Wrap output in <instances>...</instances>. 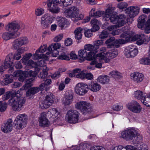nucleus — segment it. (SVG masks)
I'll return each mask as SVG.
<instances>
[{
  "label": "nucleus",
  "mask_w": 150,
  "mask_h": 150,
  "mask_svg": "<svg viewBox=\"0 0 150 150\" xmlns=\"http://www.w3.org/2000/svg\"><path fill=\"white\" fill-rule=\"evenodd\" d=\"M4 100H7L11 97H12L8 102V104L12 105L13 109L15 111H19L24 104L25 100L23 97L18 98L15 92L10 91L7 92L4 95Z\"/></svg>",
  "instance_id": "obj_4"
},
{
  "label": "nucleus",
  "mask_w": 150,
  "mask_h": 150,
  "mask_svg": "<svg viewBox=\"0 0 150 150\" xmlns=\"http://www.w3.org/2000/svg\"><path fill=\"white\" fill-rule=\"evenodd\" d=\"M105 43L107 45V48H112L116 45V42L115 38L113 37L108 39L105 41Z\"/></svg>",
  "instance_id": "obj_33"
},
{
  "label": "nucleus",
  "mask_w": 150,
  "mask_h": 150,
  "mask_svg": "<svg viewBox=\"0 0 150 150\" xmlns=\"http://www.w3.org/2000/svg\"><path fill=\"white\" fill-rule=\"evenodd\" d=\"M12 53L9 54L7 55L5 60L4 65L1 66L0 67V71L2 73L6 69L11 67L10 71H12L13 68L11 67L12 66L13 62L11 61V59L12 57Z\"/></svg>",
  "instance_id": "obj_16"
},
{
  "label": "nucleus",
  "mask_w": 150,
  "mask_h": 150,
  "mask_svg": "<svg viewBox=\"0 0 150 150\" xmlns=\"http://www.w3.org/2000/svg\"><path fill=\"white\" fill-rule=\"evenodd\" d=\"M53 20L52 17L49 14L43 15L42 16L40 22L42 27L44 29L49 27L50 24L52 23Z\"/></svg>",
  "instance_id": "obj_12"
},
{
  "label": "nucleus",
  "mask_w": 150,
  "mask_h": 150,
  "mask_svg": "<svg viewBox=\"0 0 150 150\" xmlns=\"http://www.w3.org/2000/svg\"><path fill=\"white\" fill-rule=\"evenodd\" d=\"M47 70H47L45 69V71L43 70L42 72H40L38 75V77L42 79L43 80L46 79L47 78L48 75Z\"/></svg>",
  "instance_id": "obj_46"
},
{
  "label": "nucleus",
  "mask_w": 150,
  "mask_h": 150,
  "mask_svg": "<svg viewBox=\"0 0 150 150\" xmlns=\"http://www.w3.org/2000/svg\"><path fill=\"white\" fill-rule=\"evenodd\" d=\"M57 21L59 26L61 27L62 29L67 26V19L64 18L58 17L57 18Z\"/></svg>",
  "instance_id": "obj_28"
},
{
  "label": "nucleus",
  "mask_w": 150,
  "mask_h": 150,
  "mask_svg": "<svg viewBox=\"0 0 150 150\" xmlns=\"http://www.w3.org/2000/svg\"><path fill=\"white\" fill-rule=\"evenodd\" d=\"M8 104L6 103H2L1 102V104L0 105V112H5L7 108Z\"/></svg>",
  "instance_id": "obj_51"
},
{
  "label": "nucleus",
  "mask_w": 150,
  "mask_h": 150,
  "mask_svg": "<svg viewBox=\"0 0 150 150\" xmlns=\"http://www.w3.org/2000/svg\"><path fill=\"white\" fill-rule=\"evenodd\" d=\"M118 27H121L125 24V21L126 17L124 14H121L119 16H117Z\"/></svg>",
  "instance_id": "obj_38"
},
{
  "label": "nucleus",
  "mask_w": 150,
  "mask_h": 150,
  "mask_svg": "<svg viewBox=\"0 0 150 150\" xmlns=\"http://www.w3.org/2000/svg\"><path fill=\"white\" fill-rule=\"evenodd\" d=\"M34 68H35L34 71H30L28 72V77L30 76L32 78L34 77L40 71V69L39 67Z\"/></svg>",
  "instance_id": "obj_41"
},
{
  "label": "nucleus",
  "mask_w": 150,
  "mask_h": 150,
  "mask_svg": "<svg viewBox=\"0 0 150 150\" xmlns=\"http://www.w3.org/2000/svg\"><path fill=\"white\" fill-rule=\"evenodd\" d=\"M76 108L81 112H89L91 105L90 103L85 101L78 102L75 105Z\"/></svg>",
  "instance_id": "obj_15"
},
{
  "label": "nucleus",
  "mask_w": 150,
  "mask_h": 150,
  "mask_svg": "<svg viewBox=\"0 0 150 150\" xmlns=\"http://www.w3.org/2000/svg\"><path fill=\"white\" fill-rule=\"evenodd\" d=\"M79 115L76 113H67L65 116L66 121L71 124H75L78 122Z\"/></svg>",
  "instance_id": "obj_18"
},
{
  "label": "nucleus",
  "mask_w": 150,
  "mask_h": 150,
  "mask_svg": "<svg viewBox=\"0 0 150 150\" xmlns=\"http://www.w3.org/2000/svg\"><path fill=\"white\" fill-rule=\"evenodd\" d=\"M131 79L135 82L139 83L143 80L144 75L138 72H134L131 74Z\"/></svg>",
  "instance_id": "obj_24"
},
{
  "label": "nucleus",
  "mask_w": 150,
  "mask_h": 150,
  "mask_svg": "<svg viewBox=\"0 0 150 150\" xmlns=\"http://www.w3.org/2000/svg\"><path fill=\"white\" fill-rule=\"evenodd\" d=\"M103 41L102 40H99L95 41L94 45L96 48V50H98L99 48V46L102 45Z\"/></svg>",
  "instance_id": "obj_54"
},
{
  "label": "nucleus",
  "mask_w": 150,
  "mask_h": 150,
  "mask_svg": "<svg viewBox=\"0 0 150 150\" xmlns=\"http://www.w3.org/2000/svg\"><path fill=\"white\" fill-rule=\"evenodd\" d=\"M127 4L125 2H121L118 4L117 7L120 9H123L126 8L127 6Z\"/></svg>",
  "instance_id": "obj_53"
},
{
  "label": "nucleus",
  "mask_w": 150,
  "mask_h": 150,
  "mask_svg": "<svg viewBox=\"0 0 150 150\" xmlns=\"http://www.w3.org/2000/svg\"><path fill=\"white\" fill-rule=\"evenodd\" d=\"M109 33L106 31L104 30L99 35V38L101 39L106 38L108 36Z\"/></svg>",
  "instance_id": "obj_52"
},
{
  "label": "nucleus",
  "mask_w": 150,
  "mask_h": 150,
  "mask_svg": "<svg viewBox=\"0 0 150 150\" xmlns=\"http://www.w3.org/2000/svg\"><path fill=\"white\" fill-rule=\"evenodd\" d=\"M22 71L21 70H18L14 72L13 74V75H12V76L14 77H19Z\"/></svg>",
  "instance_id": "obj_60"
},
{
  "label": "nucleus",
  "mask_w": 150,
  "mask_h": 150,
  "mask_svg": "<svg viewBox=\"0 0 150 150\" xmlns=\"http://www.w3.org/2000/svg\"><path fill=\"white\" fill-rule=\"evenodd\" d=\"M72 40L70 38H68L65 41L64 43L65 45L66 46H70L72 44Z\"/></svg>",
  "instance_id": "obj_58"
},
{
  "label": "nucleus",
  "mask_w": 150,
  "mask_h": 150,
  "mask_svg": "<svg viewBox=\"0 0 150 150\" xmlns=\"http://www.w3.org/2000/svg\"><path fill=\"white\" fill-rule=\"evenodd\" d=\"M32 54L31 53L26 54L23 58L22 62H23L27 63L28 64H28V61L30 60H29L30 58L32 56Z\"/></svg>",
  "instance_id": "obj_50"
},
{
  "label": "nucleus",
  "mask_w": 150,
  "mask_h": 150,
  "mask_svg": "<svg viewBox=\"0 0 150 150\" xmlns=\"http://www.w3.org/2000/svg\"><path fill=\"white\" fill-rule=\"evenodd\" d=\"M88 90L89 89L93 92L98 91L101 88L100 85L97 82H92L88 85Z\"/></svg>",
  "instance_id": "obj_26"
},
{
  "label": "nucleus",
  "mask_w": 150,
  "mask_h": 150,
  "mask_svg": "<svg viewBox=\"0 0 150 150\" xmlns=\"http://www.w3.org/2000/svg\"><path fill=\"white\" fill-rule=\"evenodd\" d=\"M33 80V79L32 78L26 79L25 82V89L28 88L32 86V82Z\"/></svg>",
  "instance_id": "obj_44"
},
{
  "label": "nucleus",
  "mask_w": 150,
  "mask_h": 150,
  "mask_svg": "<svg viewBox=\"0 0 150 150\" xmlns=\"http://www.w3.org/2000/svg\"><path fill=\"white\" fill-rule=\"evenodd\" d=\"M118 54V52L116 50L114 51L110 50L108 52H107L105 55L106 57H108L110 59H113L116 57Z\"/></svg>",
  "instance_id": "obj_36"
},
{
  "label": "nucleus",
  "mask_w": 150,
  "mask_h": 150,
  "mask_svg": "<svg viewBox=\"0 0 150 150\" xmlns=\"http://www.w3.org/2000/svg\"><path fill=\"white\" fill-rule=\"evenodd\" d=\"M21 85V84L19 82H16L11 85V86L12 88H16L20 87Z\"/></svg>",
  "instance_id": "obj_59"
},
{
  "label": "nucleus",
  "mask_w": 150,
  "mask_h": 150,
  "mask_svg": "<svg viewBox=\"0 0 150 150\" xmlns=\"http://www.w3.org/2000/svg\"><path fill=\"white\" fill-rule=\"evenodd\" d=\"M109 75L112 77L116 78H118L121 76V74L117 71H113L110 73Z\"/></svg>",
  "instance_id": "obj_47"
},
{
  "label": "nucleus",
  "mask_w": 150,
  "mask_h": 150,
  "mask_svg": "<svg viewBox=\"0 0 150 150\" xmlns=\"http://www.w3.org/2000/svg\"><path fill=\"white\" fill-rule=\"evenodd\" d=\"M43 10L42 9H37L35 11V14L37 16H40L43 13Z\"/></svg>",
  "instance_id": "obj_61"
},
{
  "label": "nucleus",
  "mask_w": 150,
  "mask_h": 150,
  "mask_svg": "<svg viewBox=\"0 0 150 150\" xmlns=\"http://www.w3.org/2000/svg\"><path fill=\"white\" fill-rule=\"evenodd\" d=\"M13 81V79L12 75L6 74L5 75V78L3 80V85L4 86L7 85L12 83Z\"/></svg>",
  "instance_id": "obj_40"
},
{
  "label": "nucleus",
  "mask_w": 150,
  "mask_h": 150,
  "mask_svg": "<svg viewBox=\"0 0 150 150\" xmlns=\"http://www.w3.org/2000/svg\"><path fill=\"white\" fill-rule=\"evenodd\" d=\"M28 64L33 67H39L40 69V67H44L45 68H47L46 67V64L43 59H41L37 62H34L33 60L28 61Z\"/></svg>",
  "instance_id": "obj_23"
},
{
  "label": "nucleus",
  "mask_w": 150,
  "mask_h": 150,
  "mask_svg": "<svg viewBox=\"0 0 150 150\" xmlns=\"http://www.w3.org/2000/svg\"><path fill=\"white\" fill-rule=\"evenodd\" d=\"M117 26V24L112 25L108 28V30L111 32L110 33L113 35H115L119 34L120 33L121 30L119 29H116L115 28L117 27H120Z\"/></svg>",
  "instance_id": "obj_31"
},
{
  "label": "nucleus",
  "mask_w": 150,
  "mask_h": 150,
  "mask_svg": "<svg viewBox=\"0 0 150 150\" xmlns=\"http://www.w3.org/2000/svg\"><path fill=\"white\" fill-rule=\"evenodd\" d=\"M63 35L62 34H60L56 37L54 39V42H58L61 40L63 38Z\"/></svg>",
  "instance_id": "obj_56"
},
{
  "label": "nucleus",
  "mask_w": 150,
  "mask_h": 150,
  "mask_svg": "<svg viewBox=\"0 0 150 150\" xmlns=\"http://www.w3.org/2000/svg\"><path fill=\"white\" fill-rule=\"evenodd\" d=\"M115 9V7H109L105 11L103 15V20L105 21H108L113 24H118L117 16L116 12L114 11Z\"/></svg>",
  "instance_id": "obj_8"
},
{
  "label": "nucleus",
  "mask_w": 150,
  "mask_h": 150,
  "mask_svg": "<svg viewBox=\"0 0 150 150\" xmlns=\"http://www.w3.org/2000/svg\"><path fill=\"white\" fill-rule=\"evenodd\" d=\"M58 58L59 59L62 60H69V57L68 54H67L65 52H62L61 53Z\"/></svg>",
  "instance_id": "obj_48"
},
{
  "label": "nucleus",
  "mask_w": 150,
  "mask_h": 150,
  "mask_svg": "<svg viewBox=\"0 0 150 150\" xmlns=\"http://www.w3.org/2000/svg\"><path fill=\"white\" fill-rule=\"evenodd\" d=\"M77 78H80L81 79H83L85 78V74L83 71L80 72L76 76Z\"/></svg>",
  "instance_id": "obj_55"
},
{
  "label": "nucleus",
  "mask_w": 150,
  "mask_h": 150,
  "mask_svg": "<svg viewBox=\"0 0 150 150\" xmlns=\"http://www.w3.org/2000/svg\"><path fill=\"white\" fill-rule=\"evenodd\" d=\"M138 53V50L136 47L132 45L129 46L125 49L124 54L127 57L132 58L136 56Z\"/></svg>",
  "instance_id": "obj_13"
},
{
  "label": "nucleus",
  "mask_w": 150,
  "mask_h": 150,
  "mask_svg": "<svg viewBox=\"0 0 150 150\" xmlns=\"http://www.w3.org/2000/svg\"><path fill=\"white\" fill-rule=\"evenodd\" d=\"M97 81L103 84L108 83L109 81V76L105 75H102L99 76L97 79Z\"/></svg>",
  "instance_id": "obj_30"
},
{
  "label": "nucleus",
  "mask_w": 150,
  "mask_h": 150,
  "mask_svg": "<svg viewBox=\"0 0 150 150\" xmlns=\"http://www.w3.org/2000/svg\"><path fill=\"white\" fill-rule=\"evenodd\" d=\"M88 91V85L84 83H79L75 87V91L78 95L83 96Z\"/></svg>",
  "instance_id": "obj_11"
},
{
  "label": "nucleus",
  "mask_w": 150,
  "mask_h": 150,
  "mask_svg": "<svg viewBox=\"0 0 150 150\" xmlns=\"http://www.w3.org/2000/svg\"><path fill=\"white\" fill-rule=\"evenodd\" d=\"M27 116L24 114L17 116L13 122L15 128L17 129L24 128L27 123Z\"/></svg>",
  "instance_id": "obj_9"
},
{
  "label": "nucleus",
  "mask_w": 150,
  "mask_h": 150,
  "mask_svg": "<svg viewBox=\"0 0 150 150\" xmlns=\"http://www.w3.org/2000/svg\"><path fill=\"white\" fill-rule=\"evenodd\" d=\"M128 109L134 112H141L142 107L137 101L132 100L126 105Z\"/></svg>",
  "instance_id": "obj_14"
},
{
  "label": "nucleus",
  "mask_w": 150,
  "mask_h": 150,
  "mask_svg": "<svg viewBox=\"0 0 150 150\" xmlns=\"http://www.w3.org/2000/svg\"><path fill=\"white\" fill-rule=\"evenodd\" d=\"M79 13V9L75 6L69 7L66 9L64 12V14L67 18H74V22H76L83 18V14H80L78 16Z\"/></svg>",
  "instance_id": "obj_7"
},
{
  "label": "nucleus",
  "mask_w": 150,
  "mask_h": 150,
  "mask_svg": "<svg viewBox=\"0 0 150 150\" xmlns=\"http://www.w3.org/2000/svg\"><path fill=\"white\" fill-rule=\"evenodd\" d=\"M139 62L141 64L144 65L150 64V55L147 57L141 59L139 60Z\"/></svg>",
  "instance_id": "obj_43"
},
{
  "label": "nucleus",
  "mask_w": 150,
  "mask_h": 150,
  "mask_svg": "<svg viewBox=\"0 0 150 150\" xmlns=\"http://www.w3.org/2000/svg\"><path fill=\"white\" fill-rule=\"evenodd\" d=\"M82 29L84 30V31L83 32H84L85 35L86 37L90 38L93 35V32L91 30L88 29L86 30L84 28H83Z\"/></svg>",
  "instance_id": "obj_49"
},
{
  "label": "nucleus",
  "mask_w": 150,
  "mask_h": 150,
  "mask_svg": "<svg viewBox=\"0 0 150 150\" xmlns=\"http://www.w3.org/2000/svg\"><path fill=\"white\" fill-rule=\"evenodd\" d=\"M125 11L130 18H133L139 13V8L138 7L135 8L134 6H130L126 8Z\"/></svg>",
  "instance_id": "obj_22"
},
{
  "label": "nucleus",
  "mask_w": 150,
  "mask_h": 150,
  "mask_svg": "<svg viewBox=\"0 0 150 150\" xmlns=\"http://www.w3.org/2000/svg\"><path fill=\"white\" fill-rule=\"evenodd\" d=\"M147 19V16L145 15H142L139 17L137 20L138 22L137 27L139 28H144V26L145 25V23Z\"/></svg>",
  "instance_id": "obj_27"
},
{
  "label": "nucleus",
  "mask_w": 150,
  "mask_h": 150,
  "mask_svg": "<svg viewBox=\"0 0 150 150\" xmlns=\"http://www.w3.org/2000/svg\"><path fill=\"white\" fill-rule=\"evenodd\" d=\"M28 71L22 72L18 77V80L21 81H23L25 79L28 77Z\"/></svg>",
  "instance_id": "obj_45"
},
{
  "label": "nucleus",
  "mask_w": 150,
  "mask_h": 150,
  "mask_svg": "<svg viewBox=\"0 0 150 150\" xmlns=\"http://www.w3.org/2000/svg\"><path fill=\"white\" fill-rule=\"evenodd\" d=\"M121 30L123 33L120 35L122 39L120 40L122 44H125L130 41L137 40V44L140 45L143 43L147 44L149 41L148 37H146L144 34L133 36L131 34V31L128 30L127 26L122 27Z\"/></svg>",
  "instance_id": "obj_2"
},
{
  "label": "nucleus",
  "mask_w": 150,
  "mask_h": 150,
  "mask_svg": "<svg viewBox=\"0 0 150 150\" xmlns=\"http://www.w3.org/2000/svg\"><path fill=\"white\" fill-rule=\"evenodd\" d=\"M90 52L88 53L86 51L84 50H80L78 52V54L81 58L79 59L80 62L84 61L85 59L88 60H91L93 59V57L92 55L91 54Z\"/></svg>",
  "instance_id": "obj_17"
},
{
  "label": "nucleus",
  "mask_w": 150,
  "mask_h": 150,
  "mask_svg": "<svg viewBox=\"0 0 150 150\" xmlns=\"http://www.w3.org/2000/svg\"><path fill=\"white\" fill-rule=\"evenodd\" d=\"M13 121L11 119H8L5 122L1 127L2 131L5 133L10 132L13 129Z\"/></svg>",
  "instance_id": "obj_20"
},
{
  "label": "nucleus",
  "mask_w": 150,
  "mask_h": 150,
  "mask_svg": "<svg viewBox=\"0 0 150 150\" xmlns=\"http://www.w3.org/2000/svg\"><path fill=\"white\" fill-rule=\"evenodd\" d=\"M54 96L51 93H49L45 96V99L40 104V107L42 109L48 108L54 102Z\"/></svg>",
  "instance_id": "obj_10"
},
{
  "label": "nucleus",
  "mask_w": 150,
  "mask_h": 150,
  "mask_svg": "<svg viewBox=\"0 0 150 150\" xmlns=\"http://www.w3.org/2000/svg\"><path fill=\"white\" fill-rule=\"evenodd\" d=\"M123 108V107L120 105H117L114 106L112 108V109L115 111H118Z\"/></svg>",
  "instance_id": "obj_57"
},
{
  "label": "nucleus",
  "mask_w": 150,
  "mask_h": 150,
  "mask_svg": "<svg viewBox=\"0 0 150 150\" xmlns=\"http://www.w3.org/2000/svg\"><path fill=\"white\" fill-rule=\"evenodd\" d=\"M60 76V74L59 72H57L53 74L52 75L51 77L52 79H56L59 78Z\"/></svg>",
  "instance_id": "obj_62"
},
{
  "label": "nucleus",
  "mask_w": 150,
  "mask_h": 150,
  "mask_svg": "<svg viewBox=\"0 0 150 150\" xmlns=\"http://www.w3.org/2000/svg\"><path fill=\"white\" fill-rule=\"evenodd\" d=\"M139 150H147V146L146 144H142L138 147Z\"/></svg>",
  "instance_id": "obj_63"
},
{
  "label": "nucleus",
  "mask_w": 150,
  "mask_h": 150,
  "mask_svg": "<svg viewBox=\"0 0 150 150\" xmlns=\"http://www.w3.org/2000/svg\"><path fill=\"white\" fill-rule=\"evenodd\" d=\"M104 14H105V12H104L103 11H96L94 8H92L90 13V15L91 16L96 18H98L101 16H102L103 18V15Z\"/></svg>",
  "instance_id": "obj_29"
},
{
  "label": "nucleus",
  "mask_w": 150,
  "mask_h": 150,
  "mask_svg": "<svg viewBox=\"0 0 150 150\" xmlns=\"http://www.w3.org/2000/svg\"><path fill=\"white\" fill-rule=\"evenodd\" d=\"M53 0H47V5L50 7L49 11L53 13H57L59 11L58 6H66L69 5L71 0H55L52 2Z\"/></svg>",
  "instance_id": "obj_6"
},
{
  "label": "nucleus",
  "mask_w": 150,
  "mask_h": 150,
  "mask_svg": "<svg viewBox=\"0 0 150 150\" xmlns=\"http://www.w3.org/2000/svg\"><path fill=\"white\" fill-rule=\"evenodd\" d=\"M28 40L26 37H22L18 38L13 41V47L15 49H17L19 47L28 43Z\"/></svg>",
  "instance_id": "obj_19"
},
{
  "label": "nucleus",
  "mask_w": 150,
  "mask_h": 150,
  "mask_svg": "<svg viewBox=\"0 0 150 150\" xmlns=\"http://www.w3.org/2000/svg\"><path fill=\"white\" fill-rule=\"evenodd\" d=\"M98 58L99 60H104L105 62L106 63L108 62L110 59L109 58L106 57V56L105 57L102 53H100L96 54V58L98 59Z\"/></svg>",
  "instance_id": "obj_42"
},
{
  "label": "nucleus",
  "mask_w": 150,
  "mask_h": 150,
  "mask_svg": "<svg viewBox=\"0 0 150 150\" xmlns=\"http://www.w3.org/2000/svg\"><path fill=\"white\" fill-rule=\"evenodd\" d=\"M84 49L86 51H89L88 52H91V54L92 55L93 57V59L95 58V54L97 53L98 50H96V48L94 46V45H92L90 44L86 45L84 46Z\"/></svg>",
  "instance_id": "obj_25"
},
{
  "label": "nucleus",
  "mask_w": 150,
  "mask_h": 150,
  "mask_svg": "<svg viewBox=\"0 0 150 150\" xmlns=\"http://www.w3.org/2000/svg\"><path fill=\"white\" fill-rule=\"evenodd\" d=\"M121 137L126 140H132L133 143L136 144H138L141 139V136L137 131L132 128L122 132Z\"/></svg>",
  "instance_id": "obj_5"
},
{
  "label": "nucleus",
  "mask_w": 150,
  "mask_h": 150,
  "mask_svg": "<svg viewBox=\"0 0 150 150\" xmlns=\"http://www.w3.org/2000/svg\"><path fill=\"white\" fill-rule=\"evenodd\" d=\"M25 51V49L23 47L18 49L13 56V58L14 59H19L21 56V54Z\"/></svg>",
  "instance_id": "obj_35"
},
{
  "label": "nucleus",
  "mask_w": 150,
  "mask_h": 150,
  "mask_svg": "<svg viewBox=\"0 0 150 150\" xmlns=\"http://www.w3.org/2000/svg\"><path fill=\"white\" fill-rule=\"evenodd\" d=\"M60 46V44L58 43L52 44L49 46L48 48V50L49 52H47L46 54H38V53H43L45 52L47 50V47L46 45L42 46L36 51L33 58L35 60L40 59L41 58H47V57L46 56V55H49L51 53H52V56L53 57H56L59 54V52L57 50L59 48Z\"/></svg>",
  "instance_id": "obj_3"
},
{
  "label": "nucleus",
  "mask_w": 150,
  "mask_h": 150,
  "mask_svg": "<svg viewBox=\"0 0 150 150\" xmlns=\"http://www.w3.org/2000/svg\"><path fill=\"white\" fill-rule=\"evenodd\" d=\"M134 97L137 99L141 100L146 98V96L145 94H143L142 91L138 90L134 93Z\"/></svg>",
  "instance_id": "obj_37"
},
{
  "label": "nucleus",
  "mask_w": 150,
  "mask_h": 150,
  "mask_svg": "<svg viewBox=\"0 0 150 150\" xmlns=\"http://www.w3.org/2000/svg\"><path fill=\"white\" fill-rule=\"evenodd\" d=\"M39 91V89L38 87H33L30 88L28 89L26 92V95L27 96L30 97L29 98H30V97L31 95H33Z\"/></svg>",
  "instance_id": "obj_34"
},
{
  "label": "nucleus",
  "mask_w": 150,
  "mask_h": 150,
  "mask_svg": "<svg viewBox=\"0 0 150 150\" xmlns=\"http://www.w3.org/2000/svg\"><path fill=\"white\" fill-rule=\"evenodd\" d=\"M84 30L80 27L76 28L74 31L75 39L78 40L81 39L82 33L84 31Z\"/></svg>",
  "instance_id": "obj_32"
},
{
  "label": "nucleus",
  "mask_w": 150,
  "mask_h": 150,
  "mask_svg": "<svg viewBox=\"0 0 150 150\" xmlns=\"http://www.w3.org/2000/svg\"><path fill=\"white\" fill-rule=\"evenodd\" d=\"M142 30L144 29V32L146 34L150 33V26H146L145 28L144 26V28Z\"/></svg>",
  "instance_id": "obj_64"
},
{
  "label": "nucleus",
  "mask_w": 150,
  "mask_h": 150,
  "mask_svg": "<svg viewBox=\"0 0 150 150\" xmlns=\"http://www.w3.org/2000/svg\"><path fill=\"white\" fill-rule=\"evenodd\" d=\"M90 65L88 67V68L92 70H93L94 69V67H92L93 65H95V67L98 68H100L102 67V64L100 63H98V62L95 60H93L90 63Z\"/></svg>",
  "instance_id": "obj_39"
},
{
  "label": "nucleus",
  "mask_w": 150,
  "mask_h": 150,
  "mask_svg": "<svg viewBox=\"0 0 150 150\" xmlns=\"http://www.w3.org/2000/svg\"><path fill=\"white\" fill-rule=\"evenodd\" d=\"M25 28V25L23 23H18L16 21H12L6 26L5 29L8 32L1 33V37L3 40L6 41L14 39L20 35L19 30L23 29Z\"/></svg>",
  "instance_id": "obj_1"
},
{
  "label": "nucleus",
  "mask_w": 150,
  "mask_h": 150,
  "mask_svg": "<svg viewBox=\"0 0 150 150\" xmlns=\"http://www.w3.org/2000/svg\"><path fill=\"white\" fill-rule=\"evenodd\" d=\"M39 122L40 126L45 127L50 126V122L46 117L45 113H41L39 117Z\"/></svg>",
  "instance_id": "obj_21"
}]
</instances>
